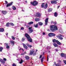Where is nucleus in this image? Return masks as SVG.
<instances>
[{
  "mask_svg": "<svg viewBox=\"0 0 66 66\" xmlns=\"http://www.w3.org/2000/svg\"><path fill=\"white\" fill-rule=\"evenodd\" d=\"M42 55H41L40 56V57H39L40 59H41V58H42Z\"/></svg>",
  "mask_w": 66,
  "mask_h": 66,
  "instance_id": "603ef678",
  "label": "nucleus"
},
{
  "mask_svg": "<svg viewBox=\"0 0 66 66\" xmlns=\"http://www.w3.org/2000/svg\"><path fill=\"white\" fill-rule=\"evenodd\" d=\"M55 65L56 66H61L60 65V63H57L55 64Z\"/></svg>",
  "mask_w": 66,
  "mask_h": 66,
  "instance_id": "72a5a7b5",
  "label": "nucleus"
},
{
  "mask_svg": "<svg viewBox=\"0 0 66 66\" xmlns=\"http://www.w3.org/2000/svg\"><path fill=\"white\" fill-rule=\"evenodd\" d=\"M25 36L26 37L28 41L30 43H32V39L29 34L27 33H26L25 34Z\"/></svg>",
  "mask_w": 66,
  "mask_h": 66,
  "instance_id": "f03ea898",
  "label": "nucleus"
},
{
  "mask_svg": "<svg viewBox=\"0 0 66 66\" xmlns=\"http://www.w3.org/2000/svg\"><path fill=\"white\" fill-rule=\"evenodd\" d=\"M33 55H36V53H35L33 54Z\"/></svg>",
  "mask_w": 66,
  "mask_h": 66,
  "instance_id": "5fc2aeb1",
  "label": "nucleus"
},
{
  "mask_svg": "<svg viewBox=\"0 0 66 66\" xmlns=\"http://www.w3.org/2000/svg\"><path fill=\"white\" fill-rule=\"evenodd\" d=\"M33 31V30H32V29H31L29 30V33H32Z\"/></svg>",
  "mask_w": 66,
  "mask_h": 66,
  "instance_id": "aec40b11",
  "label": "nucleus"
},
{
  "mask_svg": "<svg viewBox=\"0 0 66 66\" xmlns=\"http://www.w3.org/2000/svg\"><path fill=\"white\" fill-rule=\"evenodd\" d=\"M52 8H49L48 10V12H51L52 11Z\"/></svg>",
  "mask_w": 66,
  "mask_h": 66,
  "instance_id": "6ab92c4d",
  "label": "nucleus"
},
{
  "mask_svg": "<svg viewBox=\"0 0 66 66\" xmlns=\"http://www.w3.org/2000/svg\"><path fill=\"white\" fill-rule=\"evenodd\" d=\"M6 35L7 36V35H8V33L6 32Z\"/></svg>",
  "mask_w": 66,
  "mask_h": 66,
  "instance_id": "6e6d98bb",
  "label": "nucleus"
},
{
  "mask_svg": "<svg viewBox=\"0 0 66 66\" xmlns=\"http://www.w3.org/2000/svg\"><path fill=\"white\" fill-rule=\"evenodd\" d=\"M56 37H57V38H59V39H60L61 40H62V39H63V38L62 37H63V35L61 34H59V36H57Z\"/></svg>",
  "mask_w": 66,
  "mask_h": 66,
  "instance_id": "39448f33",
  "label": "nucleus"
},
{
  "mask_svg": "<svg viewBox=\"0 0 66 66\" xmlns=\"http://www.w3.org/2000/svg\"><path fill=\"white\" fill-rule=\"evenodd\" d=\"M25 39H26V38H25L24 37L22 38L21 40L22 42H24V41L25 40Z\"/></svg>",
  "mask_w": 66,
  "mask_h": 66,
  "instance_id": "bb28decb",
  "label": "nucleus"
},
{
  "mask_svg": "<svg viewBox=\"0 0 66 66\" xmlns=\"http://www.w3.org/2000/svg\"><path fill=\"white\" fill-rule=\"evenodd\" d=\"M4 31V29L2 28H0V32H3Z\"/></svg>",
  "mask_w": 66,
  "mask_h": 66,
  "instance_id": "4be33fe9",
  "label": "nucleus"
},
{
  "mask_svg": "<svg viewBox=\"0 0 66 66\" xmlns=\"http://www.w3.org/2000/svg\"><path fill=\"white\" fill-rule=\"evenodd\" d=\"M3 60L1 59H0V61L1 62H2Z\"/></svg>",
  "mask_w": 66,
  "mask_h": 66,
  "instance_id": "09e8293b",
  "label": "nucleus"
},
{
  "mask_svg": "<svg viewBox=\"0 0 66 66\" xmlns=\"http://www.w3.org/2000/svg\"><path fill=\"white\" fill-rule=\"evenodd\" d=\"M20 50H21V48H20L19 49Z\"/></svg>",
  "mask_w": 66,
  "mask_h": 66,
  "instance_id": "69168bd1",
  "label": "nucleus"
},
{
  "mask_svg": "<svg viewBox=\"0 0 66 66\" xmlns=\"http://www.w3.org/2000/svg\"><path fill=\"white\" fill-rule=\"evenodd\" d=\"M27 46L29 47H30V48H31V47H32V45H29L28 44V43L27 44Z\"/></svg>",
  "mask_w": 66,
  "mask_h": 66,
  "instance_id": "c85d7f7f",
  "label": "nucleus"
},
{
  "mask_svg": "<svg viewBox=\"0 0 66 66\" xmlns=\"http://www.w3.org/2000/svg\"><path fill=\"white\" fill-rule=\"evenodd\" d=\"M45 54V53H43V54Z\"/></svg>",
  "mask_w": 66,
  "mask_h": 66,
  "instance_id": "774afa93",
  "label": "nucleus"
},
{
  "mask_svg": "<svg viewBox=\"0 0 66 66\" xmlns=\"http://www.w3.org/2000/svg\"><path fill=\"white\" fill-rule=\"evenodd\" d=\"M11 37L13 40H15V37H14V36H12Z\"/></svg>",
  "mask_w": 66,
  "mask_h": 66,
  "instance_id": "473e14b6",
  "label": "nucleus"
},
{
  "mask_svg": "<svg viewBox=\"0 0 66 66\" xmlns=\"http://www.w3.org/2000/svg\"><path fill=\"white\" fill-rule=\"evenodd\" d=\"M54 64H55H55H56V62H54Z\"/></svg>",
  "mask_w": 66,
  "mask_h": 66,
  "instance_id": "bf43d9fd",
  "label": "nucleus"
},
{
  "mask_svg": "<svg viewBox=\"0 0 66 66\" xmlns=\"http://www.w3.org/2000/svg\"><path fill=\"white\" fill-rule=\"evenodd\" d=\"M34 50H30L29 54L30 55H32L34 53Z\"/></svg>",
  "mask_w": 66,
  "mask_h": 66,
  "instance_id": "9b49d317",
  "label": "nucleus"
},
{
  "mask_svg": "<svg viewBox=\"0 0 66 66\" xmlns=\"http://www.w3.org/2000/svg\"><path fill=\"white\" fill-rule=\"evenodd\" d=\"M25 2H26V3H27V1H26Z\"/></svg>",
  "mask_w": 66,
  "mask_h": 66,
  "instance_id": "0e129e2a",
  "label": "nucleus"
},
{
  "mask_svg": "<svg viewBox=\"0 0 66 66\" xmlns=\"http://www.w3.org/2000/svg\"><path fill=\"white\" fill-rule=\"evenodd\" d=\"M13 3V2H12L11 3H10V4H7V5H6V7H9V6H11V5H12Z\"/></svg>",
  "mask_w": 66,
  "mask_h": 66,
  "instance_id": "9d476101",
  "label": "nucleus"
},
{
  "mask_svg": "<svg viewBox=\"0 0 66 66\" xmlns=\"http://www.w3.org/2000/svg\"><path fill=\"white\" fill-rule=\"evenodd\" d=\"M44 59V57H43L42 58V59L41 60V62L42 63H43V59Z\"/></svg>",
  "mask_w": 66,
  "mask_h": 66,
  "instance_id": "e433bc0d",
  "label": "nucleus"
},
{
  "mask_svg": "<svg viewBox=\"0 0 66 66\" xmlns=\"http://www.w3.org/2000/svg\"><path fill=\"white\" fill-rule=\"evenodd\" d=\"M10 24L11 26H14V24L12 23H10Z\"/></svg>",
  "mask_w": 66,
  "mask_h": 66,
  "instance_id": "4c0bfd02",
  "label": "nucleus"
},
{
  "mask_svg": "<svg viewBox=\"0 0 66 66\" xmlns=\"http://www.w3.org/2000/svg\"><path fill=\"white\" fill-rule=\"evenodd\" d=\"M26 53V52H25L24 53L21 54V55H24V54L25 53Z\"/></svg>",
  "mask_w": 66,
  "mask_h": 66,
  "instance_id": "3c124183",
  "label": "nucleus"
},
{
  "mask_svg": "<svg viewBox=\"0 0 66 66\" xmlns=\"http://www.w3.org/2000/svg\"><path fill=\"white\" fill-rule=\"evenodd\" d=\"M51 48H50V47H49V46H47V50H49V49H51Z\"/></svg>",
  "mask_w": 66,
  "mask_h": 66,
  "instance_id": "58836bf2",
  "label": "nucleus"
},
{
  "mask_svg": "<svg viewBox=\"0 0 66 66\" xmlns=\"http://www.w3.org/2000/svg\"><path fill=\"white\" fill-rule=\"evenodd\" d=\"M2 63H3V64H4L5 63V62H4L3 60L2 61V62H1Z\"/></svg>",
  "mask_w": 66,
  "mask_h": 66,
  "instance_id": "de8ad7c7",
  "label": "nucleus"
},
{
  "mask_svg": "<svg viewBox=\"0 0 66 66\" xmlns=\"http://www.w3.org/2000/svg\"><path fill=\"white\" fill-rule=\"evenodd\" d=\"M23 45L24 48L25 49H28V47L26 45L24 44H23Z\"/></svg>",
  "mask_w": 66,
  "mask_h": 66,
  "instance_id": "2eb2a0df",
  "label": "nucleus"
},
{
  "mask_svg": "<svg viewBox=\"0 0 66 66\" xmlns=\"http://www.w3.org/2000/svg\"><path fill=\"white\" fill-rule=\"evenodd\" d=\"M54 16H55V17H57V14L56 12L55 13Z\"/></svg>",
  "mask_w": 66,
  "mask_h": 66,
  "instance_id": "c756f323",
  "label": "nucleus"
},
{
  "mask_svg": "<svg viewBox=\"0 0 66 66\" xmlns=\"http://www.w3.org/2000/svg\"><path fill=\"white\" fill-rule=\"evenodd\" d=\"M3 48V47H0V52H2V50Z\"/></svg>",
  "mask_w": 66,
  "mask_h": 66,
  "instance_id": "cd10ccee",
  "label": "nucleus"
},
{
  "mask_svg": "<svg viewBox=\"0 0 66 66\" xmlns=\"http://www.w3.org/2000/svg\"><path fill=\"white\" fill-rule=\"evenodd\" d=\"M38 24H39V26H43V22H38Z\"/></svg>",
  "mask_w": 66,
  "mask_h": 66,
  "instance_id": "dca6fc26",
  "label": "nucleus"
},
{
  "mask_svg": "<svg viewBox=\"0 0 66 66\" xmlns=\"http://www.w3.org/2000/svg\"><path fill=\"white\" fill-rule=\"evenodd\" d=\"M38 23H37L36 25H35V24H34V27H35V28H37V27H38Z\"/></svg>",
  "mask_w": 66,
  "mask_h": 66,
  "instance_id": "a878e982",
  "label": "nucleus"
},
{
  "mask_svg": "<svg viewBox=\"0 0 66 66\" xmlns=\"http://www.w3.org/2000/svg\"><path fill=\"white\" fill-rule=\"evenodd\" d=\"M61 56L63 57H65L66 59V54H64L63 53H62L61 54Z\"/></svg>",
  "mask_w": 66,
  "mask_h": 66,
  "instance_id": "0eeeda50",
  "label": "nucleus"
},
{
  "mask_svg": "<svg viewBox=\"0 0 66 66\" xmlns=\"http://www.w3.org/2000/svg\"><path fill=\"white\" fill-rule=\"evenodd\" d=\"M2 13L4 15H6V14L7 13V11H2Z\"/></svg>",
  "mask_w": 66,
  "mask_h": 66,
  "instance_id": "ddd939ff",
  "label": "nucleus"
},
{
  "mask_svg": "<svg viewBox=\"0 0 66 66\" xmlns=\"http://www.w3.org/2000/svg\"><path fill=\"white\" fill-rule=\"evenodd\" d=\"M63 61L64 64H66V60H63Z\"/></svg>",
  "mask_w": 66,
  "mask_h": 66,
  "instance_id": "a19ab883",
  "label": "nucleus"
},
{
  "mask_svg": "<svg viewBox=\"0 0 66 66\" xmlns=\"http://www.w3.org/2000/svg\"><path fill=\"white\" fill-rule=\"evenodd\" d=\"M31 4H32L33 5H34L35 6V5H37L38 4V2H36L35 1H34L33 2H31Z\"/></svg>",
  "mask_w": 66,
  "mask_h": 66,
  "instance_id": "20e7f679",
  "label": "nucleus"
},
{
  "mask_svg": "<svg viewBox=\"0 0 66 66\" xmlns=\"http://www.w3.org/2000/svg\"><path fill=\"white\" fill-rule=\"evenodd\" d=\"M48 19H49V18H47L45 19V26H47V24H48Z\"/></svg>",
  "mask_w": 66,
  "mask_h": 66,
  "instance_id": "6e6552de",
  "label": "nucleus"
},
{
  "mask_svg": "<svg viewBox=\"0 0 66 66\" xmlns=\"http://www.w3.org/2000/svg\"><path fill=\"white\" fill-rule=\"evenodd\" d=\"M5 2L6 3V4H7L8 3L7 2V1H5Z\"/></svg>",
  "mask_w": 66,
  "mask_h": 66,
  "instance_id": "864d4df0",
  "label": "nucleus"
},
{
  "mask_svg": "<svg viewBox=\"0 0 66 66\" xmlns=\"http://www.w3.org/2000/svg\"><path fill=\"white\" fill-rule=\"evenodd\" d=\"M4 61L5 62H6V59L5 58H4L3 59Z\"/></svg>",
  "mask_w": 66,
  "mask_h": 66,
  "instance_id": "a18cd8bd",
  "label": "nucleus"
},
{
  "mask_svg": "<svg viewBox=\"0 0 66 66\" xmlns=\"http://www.w3.org/2000/svg\"><path fill=\"white\" fill-rule=\"evenodd\" d=\"M51 23H53L54 24H56L57 23H56V21L53 22V21H52L51 22Z\"/></svg>",
  "mask_w": 66,
  "mask_h": 66,
  "instance_id": "412c9836",
  "label": "nucleus"
},
{
  "mask_svg": "<svg viewBox=\"0 0 66 66\" xmlns=\"http://www.w3.org/2000/svg\"><path fill=\"white\" fill-rule=\"evenodd\" d=\"M21 30H23L24 29V28L23 27H21Z\"/></svg>",
  "mask_w": 66,
  "mask_h": 66,
  "instance_id": "8fccbe9b",
  "label": "nucleus"
},
{
  "mask_svg": "<svg viewBox=\"0 0 66 66\" xmlns=\"http://www.w3.org/2000/svg\"><path fill=\"white\" fill-rule=\"evenodd\" d=\"M52 42L53 43H55L56 42V43L59 45H61V43H60L59 41H58L57 40H56L55 39H53V40Z\"/></svg>",
  "mask_w": 66,
  "mask_h": 66,
  "instance_id": "7ed1b4c3",
  "label": "nucleus"
},
{
  "mask_svg": "<svg viewBox=\"0 0 66 66\" xmlns=\"http://www.w3.org/2000/svg\"><path fill=\"white\" fill-rule=\"evenodd\" d=\"M53 46H54L55 47H58V45H57V44L56 43H53Z\"/></svg>",
  "mask_w": 66,
  "mask_h": 66,
  "instance_id": "4468645a",
  "label": "nucleus"
},
{
  "mask_svg": "<svg viewBox=\"0 0 66 66\" xmlns=\"http://www.w3.org/2000/svg\"><path fill=\"white\" fill-rule=\"evenodd\" d=\"M10 24V23L9 22L7 23L6 24V26L7 27H9Z\"/></svg>",
  "mask_w": 66,
  "mask_h": 66,
  "instance_id": "f704fd0d",
  "label": "nucleus"
},
{
  "mask_svg": "<svg viewBox=\"0 0 66 66\" xmlns=\"http://www.w3.org/2000/svg\"><path fill=\"white\" fill-rule=\"evenodd\" d=\"M59 63H60V62H61V61L60 60H59Z\"/></svg>",
  "mask_w": 66,
  "mask_h": 66,
  "instance_id": "e2e57ef3",
  "label": "nucleus"
},
{
  "mask_svg": "<svg viewBox=\"0 0 66 66\" xmlns=\"http://www.w3.org/2000/svg\"><path fill=\"white\" fill-rule=\"evenodd\" d=\"M33 23V22H30L29 23H28V24H32Z\"/></svg>",
  "mask_w": 66,
  "mask_h": 66,
  "instance_id": "2f4dec72",
  "label": "nucleus"
},
{
  "mask_svg": "<svg viewBox=\"0 0 66 66\" xmlns=\"http://www.w3.org/2000/svg\"><path fill=\"white\" fill-rule=\"evenodd\" d=\"M6 47L7 49H9V48H10V46L8 45L6 46Z\"/></svg>",
  "mask_w": 66,
  "mask_h": 66,
  "instance_id": "37998d69",
  "label": "nucleus"
},
{
  "mask_svg": "<svg viewBox=\"0 0 66 66\" xmlns=\"http://www.w3.org/2000/svg\"><path fill=\"white\" fill-rule=\"evenodd\" d=\"M12 9L13 10H16V8L14 6L12 7Z\"/></svg>",
  "mask_w": 66,
  "mask_h": 66,
  "instance_id": "7c9ffc66",
  "label": "nucleus"
},
{
  "mask_svg": "<svg viewBox=\"0 0 66 66\" xmlns=\"http://www.w3.org/2000/svg\"><path fill=\"white\" fill-rule=\"evenodd\" d=\"M48 35L50 37H52V36H55L56 35L53 33H50L48 34Z\"/></svg>",
  "mask_w": 66,
  "mask_h": 66,
  "instance_id": "423d86ee",
  "label": "nucleus"
},
{
  "mask_svg": "<svg viewBox=\"0 0 66 66\" xmlns=\"http://www.w3.org/2000/svg\"><path fill=\"white\" fill-rule=\"evenodd\" d=\"M4 46H8L9 44L7 43H5L4 44Z\"/></svg>",
  "mask_w": 66,
  "mask_h": 66,
  "instance_id": "ea45409f",
  "label": "nucleus"
},
{
  "mask_svg": "<svg viewBox=\"0 0 66 66\" xmlns=\"http://www.w3.org/2000/svg\"><path fill=\"white\" fill-rule=\"evenodd\" d=\"M55 50L56 51H58V50H57V49H56Z\"/></svg>",
  "mask_w": 66,
  "mask_h": 66,
  "instance_id": "680f3d73",
  "label": "nucleus"
},
{
  "mask_svg": "<svg viewBox=\"0 0 66 66\" xmlns=\"http://www.w3.org/2000/svg\"><path fill=\"white\" fill-rule=\"evenodd\" d=\"M50 30L52 32L55 31L56 30H57V28L56 26L51 25L50 26Z\"/></svg>",
  "mask_w": 66,
  "mask_h": 66,
  "instance_id": "f257e3e1",
  "label": "nucleus"
},
{
  "mask_svg": "<svg viewBox=\"0 0 66 66\" xmlns=\"http://www.w3.org/2000/svg\"><path fill=\"white\" fill-rule=\"evenodd\" d=\"M26 27H27L28 28H29V27H30V26H28V25H27Z\"/></svg>",
  "mask_w": 66,
  "mask_h": 66,
  "instance_id": "4d7b16f0",
  "label": "nucleus"
},
{
  "mask_svg": "<svg viewBox=\"0 0 66 66\" xmlns=\"http://www.w3.org/2000/svg\"><path fill=\"white\" fill-rule=\"evenodd\" d=\"M44 4V3H42V5H41L42 7V8H43V7H44V5H45V4Z\"/></svg>",
  "mask_w": 66,
  "mask_h": 66,
  "instance_id": "c9c22d12",
  "label": "nucleus"
},
{
  "mask_svg": "<svg viewBox=\"0 0 66 66\" xmlns=\"http://www.w3.org/2000/svg\"><path fill=\"white\" fill-rule=\"evenodd\" d=\"M43 35H45V32H43Z\"/></svg>",
  "mask_w": 66,
  "mask_h": 66,
  "instance_id": "052dcab7",
  "label": "nucleus"
},
{
  "mask_svg": "<svg viewBox=\"0 0 66 66\" xmlns=\"http://www.w3.org/2000/svg\"><path fill=\"white\" fill-rule=\"evenodd\" d=\"M50 51H48V53H50Z\"/></svg>",
  "mask_w": 66,
  "mask_h": 66,
  "instance_id": "338daca9",
  "label": "nucleus"
},
{
  "mask_svg": "<svg viewBox=\"0 0 66 66\" xmlns=\"http://www.w3.org/2000/svg\"><path fill=\"white\" fill-rule=\"evenodd\" d=\"M37 14L36 16L37 17H40L41 16V14L39 12H37L36 13Z\"/></svg>",
  "mask_w": 66,
  "mask_h": 66,
  "instance_id": "f8f14e48",
  "label": "nucleus"
},
{
  "mask_svg": "<svg viewBox=\"0 0 66 66\" xmlns=\"http://www.w3.org/2000/svg\"><path fill=\"white\" fill-rule=\"evenodd\" d=\"M51 4H56L57 2L54 1H51Z\"/></svg>",
  "mask_w": 66,
  "mask_h": 66,
  "instance_id": "1a4fd4ad",
  "label": "nucleus"
},
{
  "mask_svg": "<svg viewBox=\"0 0 66 66\" xmlns=\"http://www.w3.org/2000/svg\"><path fill=\"white\" fill-rule=\"evenodd\" d=\"M32 28L31 27H30L28 28V29L29 30H31V29H32Z\"/></svg>",
  "mask_w": 66,
  "mask_h": 66,
  "instance_id": "49530a36",
  "label": "nucleus"
},
{
  "mask_svg": "<svg viewBox=\"0 0 66 66\" xmlns=\"http://www.w3.org/2000/svg\"><path fill=\"white\" fill-rule=\"evenodd\" d=\"M23 60L22 59H21V61L19 62H19L20 64H22V63H23Z\"/></svg>",
  "mask_w": 66,
  "mask_h": 66,
  "instance_id": "5701e85b",
  "label": "nucleus"
},
{
  "mask_svg": "<svg viewBox=\"0 0 66 66\" xmlns=\"http://www.w3.org/2000/svg\"><path fill=\"white\" fill-rule=\"evenodd\" d=\"M47 7H48V4L47 3H46L44 6V8L45 9H46L47 8Z\"/></svg>",
  "mask_w": 66,
  "mask_h": 66,
  "instance_id": "a211bd4d",
  "label": "nucleus"
},
{
  "mask_svg": "<svg viewBox=\"0 0 66 66\" xmlns=\"http://www.w3.org/2000/svg\"><path fill=\"white\" fill-rule=\"evenodd\" d=\"M12 66H16V65L15 63H13Z\"/></svg>",
  "mask_w": 66,
  "mask_h": 66,
  "instance_id": "c03bdc74",
  "label": "nucleus"
},
{
  "mask_svg": "<svg viewBox=\"0 0 66 66\" xmlns=\"http://www.w3.org/2000/svg\"><path fill=\"white\" fill-rule=\"evenodd\" d=\"M10 43H11V44H12L13 45H15V42L13 41H12V40H11L10 41Z\"/></svg>",
  "mask_w": 66,
  "mask_h": 66,
  "instance_id": "f3484780",
  "label": "nucleus"
},
{
  "mask_svg": "<svg viewBox=\"0 0 66 66\" xmlns=\"http://www.w3.org/2000/svg\"><path fill=\"white\" fill-rule=\"evenodd\" d=\"M25 58L26 60H29V56H26L25 57Z\"/></svg>",
  "mask_w": 66,
  "mask_h": 66,
  "instance_id": "393cba45",
  "label": "nucleus"
},
{
  "mask_svg": "<svg viewBox=\"0 0 66 66\" xmlns=\"http://www.w3.org/2000/svg\"><path fill=\"white\" fill-rule=\"evenodd\" d=\"M60 6H58L57 7V9H59V7H60Z\"/></svg>",
  "mask_w": 66,
  "mask_h": 66,
  "instance_id": "13d9d810",
  "label": "nucleus"
},
{
  "mask_svg": "<svg viewBox=\"0 0 66 66\" xmlns=\"http://www.w3.org/2000/svg\"><path fill=\"white\" fill-rule=\"evenodd\" d=\"M35 20L36 21H39V19L36 18L35 19Z\"/></svg>",
  "mask_w": 66,
  "mask_h": 66,
  "instance_id": "b1692460",
  "label": "nucleus"
},
{
  "mask_svg": "<svg viewBox=\"0 0 66 66\" xmlns=\"http://www.w3.org/2000/svg\"><path fill=\"white\" fill-rule=\"evenodd\" d=\"M47 61H49V55H47Z\"/></svg>",
  "mask_w": 66,
  "mask_h": 66,
  "instance_id": "79ce46f5",
  "label": "nucleus"
}]
</instances>
